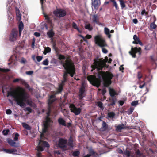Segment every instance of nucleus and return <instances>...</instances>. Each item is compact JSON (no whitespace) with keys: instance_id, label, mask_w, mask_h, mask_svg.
Segmentation results:
<instances>
[{"instance_id":"obj_1","label":"nucleus","mask_w":157,"mask_h":157,"mask_svg":"<svg viewBox=\"0 0 157 157\" xmlns=\"http://www.w3.org/2000/svg\"><path fill=\"white\" fill-rule=\"evenodd\" d=\"M11 96L14 98L17 103L21 107H24L25 105V101H27L28 105L31 106L33 102L27 100L28 98V94L22 87H18L16 89L7 92V97Z\"/></svg>"},{"instance_id":"obj_2","label":"nucleus","mask_w":157,"mask_h":157,"mask_svg":"<svg viewBox=\"0 0 157 157\" xmlns=\"http://www.w3.org/2000/svg\"><path fill=\"white\" fill-rule=\"evenodd\" d=\"M101 76L104 82V86L109 87L111 83V79L113 77V75L109 72H101L98 74V78L93 75H90L87 77V79L93 85L98 88L101 84Z\"/></svg>"},{"instance_id":"obj_3","label":"nucleus","mask_w":157,"mask_h":157,"mask_svg":"<svg viewBox=\"0 0 157 157\" xmlns=\"http://www.w3.org/2000/svg\"><path fill=\"white\" fill-rule=\"evenodd\" d=\"M64 69L66 70L64 73L63 77L67 78L68 74L73 77L74 74H75V65L72 61L67 59L62 63Z\"/></svg>"},{"instance_id":"obj_4","label":"nucleus","mask_w":157,"mask_h":157,"mask_svg":"<svg viewBox=\"0 0 157 157\" xmlns=\"http://www.w3.org/2000/svg\"><path fill=\"white\" fill-rule=\"evenodd\" d=\"M108 59L107 57H105V59H103L102 58H99L98 57L94 59V62L91 66L92 68L91 71H93L96 69L98 71L102 70L103 68L106 66V63Z\"/></svg>"},{"instance_id":"obj_5","label":"nucleus","mask_w":157,"mask_h":157,"mask_svg":"<svg viewBox=\"0 0 157 157\" xmlns=\"http://www.w3.org/2000/svg\"><path fill=\"white\" fill-rule=\"evenodd\" d=\"M94 41L95 44L102 48V51L103 53L105 54L107 53L108 51L104 48L107 47L108 45L105 39L101 35H98L95 36L94 37Z\"/></svg>"},{"instance_id":"obj_6","label":"nucleus","mask_w":157,"mask_h":157,"mask_svg":"<svg viewBox=\"0 0 157 157\" xmlns=\"http://www.w3.org/2000/svg\"><path fill=\"white\" fill-rule=\"evenodd\" d=\"M51 110L50 107H49L48 110L47 112V116L45 118V121H44L42 132L45 133L48 130V128L52 125L53 121L49 117Z\"/></svg>"},{"instance_id":"obj_7","label":"nucleus","mask_w":157,"mask_h":157,"mask_svg":"<svg viewBox=\"0 0 157 157\" xmlns=\"http://www.w3.org/2000/svg\"><path fill=\"white\" fill-rule=\"evenodd\" d=\"M53 14L56 17L60 18L65 16L67 14V12L64 9L58 8L53 11Z\"/></svg>"},{"instance_id":"obj_8","label":"nucleus","mask_w":157,"mask_h":157,"mask_svg":"<svg viewBox=\"0 0 157 157\" xmlns=\"http://www.w3.org/2000/svg\"><path fill=\"white\" fill-rule=\"evenodd\" d=\"M69 107L71 111L75 115H79L81 112V109L77 108L73 104H70Z\"/></svg>"},{"instance_id":"obj_9","label":"nucleus","mask_w":157,"mask_h":157,"mask_svg":"<svg viewBox=\"0 0 157 157\" xmlns=\"http://www.w3.org/2000/svg\"><path fill=\"white\" fill-rule=\"evenodd\" d=\"M17 30L13 29L10 35L9 40L11 42H13L16 40L17 37Z\"/></svg>"},{"instance_id":"obj_10","label":"nucleus","mask_w":157,"mask_h":157,"mask_svg":"<svg viewBox=\"0 0 157 157\" xmlns=\"http://www.w3.org/2000/svg\"><path fill=\"white\" fill-rule=\"evenodd\" d=\"M138 52L140 55L141 54V48H138L136 47L133 48H132L131 51L129 52V53L132 56L133 58H136V54Z\"/></svg>"},{"instance_id":"obj_11","label":"nucleus","mask_w":157,"mask_h":157,"mask_svg":"<svg viewBox=\"0 0 157 157\" xmlns=\"http://www.w3.org/2000/svg\"><path fill=\"white\" fill-rule=\"evenodd\" d=\"M67 143V140L62 138L59 139L58 145L59 147L61 148H66Z\"/></svg>"},{"instance_id":"obj_12","label":"nucleus","mask_w":157,"mask_h":157,"mask_svg":"<svg viewBox=\"0 0 157 157\" xmlns=\"http://www.w3.org/2000/svg\"><path fill=\"white\" fill-rule=\"evenodd\" d=\"M7 141L9 144L13 147H17L20 146L19 143L15 142L14 140L8 138L7 139Z\"/></svg>"},{"instance_id":"obj_13","label":"nucleus","mask_w":157,"mask_h":157,"mask_svg":"<svg viewBox=\"0 0 157 157\" xmlns=\"http://www.w3.org/2000/svg\"><path fill=\"white\" fill-rule=\"evenodd\" d=\"M7 141L9 144L13 147H17L20 146L19 143L15 142L14 140L8 138L7 139Z\"/></svg>"},{"instance_id":"obj_14","label":"nucleus","mask_w":157,"mask_h":157,"mask_svg":"<svg viewBox=\"0 0 157 157\" xmlns=\"http://www.w3.org/2000/svg\"><path fill=\"white\" fill-rule=\"evenodd\" d=\"M100 4V0H93L92 2V5L94 6L95 9L97 10Z\"/></svg>"},{"instance_id":"obj_15","label":"nucleus","mask_w":157,"mask_h":157,"mask_svg":"<svg viewBox=\"0 0 157 157\" xmlns=\"http://www.w3.org/2000/svg\"><path fill=\"white\" fill-rule=\"evenodd\" d=\"M44 149V147L41 145H40L37 147V150L38 151L36 154L37 157H42V154L40 151H43Z\"/></svg>"},{"instance_id":"obj_16","label":"nucleus","mask_w":157,"mask_h":157,"mask_svg":"<svg viewBox=\"0 0 157 157\" xmlns=\"http://www.w3.org/2000/svg\"><path fill=\"white\" fill-rule=\"evenodd\" d=\"M129 129V127H125L123 124H119L116 126V130L117 131H120L121 130L124 129Z\"/></svg>"},{"instance_id":"obj_17","label":"nucleus","mask_w":157,"mask_h":157,"mask_svg":"<svg viewBox=\"0 0 157 157\" xmlns=\"http://www.w3.org/2000/svg\"><path fill=\"white\" fill-rule=\"evenodd\" d=\"M109 94L112 97H114L115 96L118 95L117 93L113 88L109 87Z\"/></svg>"},{"instance_id":"obj_18","label":"nucleus","mask_w":157,"mask_h":157,"mask_svg":"<svg viewBox=\"0 0 157 157\" xmlns=\"http://www.w3.org/2000/svg\"><path fill=\"white\" fill-rule=\"evenodd\" d=\"M67 145L69 146L70 148L73 149L74 146L73 140L71 137L70 136L68 139V142H67Z\"/></svg>"},{"instance_id":"obj_19","label":"nucleus","mask_w":157,"mask_h":157,"mask_svg":"<svg viewBox=\"0 0 157 157\" xmlns=\"http://www.w3.org/2000/svg\"><path fill=\"white\" fill-rule=\"evenodd\" d=\"M39 144L41 145L44 148H48L50 147L49 144L48 142L46 141L40 140L39 142Z\"/></svg>"},{"instance_id":"obj_20","label":"nucleus","mask_w":157,"mask_h":157,"mask_svg":"<svg viewBox=\"0 0 157 157\" xmlns=\"http://www.w3.org/2000/svg\"><path fill=\"white\" fill-rule=\"evenodd\" d=\"M4 151L7 153L12 154H16L17 150L15 149H4Z\"/></svg>"},{"instance_id":"obj_21","label":"nucleus","mask_w":157,"mask_h":157,"mask_svg":"<svg viewBox=\"0 0 157 157\" xmlns=\"http://www.w3.org/2000/svg\"><path fill=\"white\" fill-rule=\"evenodd\" d=\"M58 122L60 125H62L66 127L67 124H66V121L62 118H59L58 119Z\"/></svg>"},{"instance_id":"obj_22","label":"nucleus","mask_w":157,"mask_h":157,"mask_svg":"<svg viewBox=\"0 0 157 157\" xmlns=\"http://www.w3.org/2000/svg\"><path fill=\"white\" fill-rule=\"evenodd\" d=\"M44 16L45 18V19L46 20L47 22L48 23L51 27L53 26V24L52 20L50 19V17L48 15L45 14H44Z\"/></svg>"},{"instance_id":"obj_23","label":"nucleus","mask_w":157,"mask_h":157,"mask_svg":"<svg viewBox=\"0 0 157 157\" xmlns=\"http://www.w3.org/2000/svg\"><path fill=\"white\" fill-rule=\"evenodd\" d=\"M109 101L110 102L109 104L110 106H114L115 104V102L117 99L114 97H110L109 98Z\"/></svg>"},{"instance_id":"obj_24","label":"nucleus","mask_w":157,"mask_h":157,"mask_svg":"<svg viewBox=\"0 0 157 157\" xmlns=\"http://www.w3.org/2000/svg\"><path fill=\"white\" fill-rule=\"evenodd\" d=\"M108 128V125L104 121H102V127L100 128V130L102 131H105Z\"/></svg>"},{"instance_id":"obj_25","label":"nucleus","mask_w":157,"mask_h":157,"mask_svg":"<svg viewBox=\"0 0 157 157\" xmlns=\"http://www.w3.org/2000/svg\"><path fill=\"white\" fill-rule=\"evenodd\" d=\"M86 91L85 90H79V94L78 95L79 99H82L85 96L86 94L85 93Z\"/></svg>"},{"instance_id":"obj_26","label":"nucleus","mask_w":157,"mask_h":157,"mask_svg":"<svg viewBox=\"0 0 157 157\" xmlns=\"http://www.w3.org/2000/svg\"><path fill=\"white\" fill-rule=\"evenodd\" d=\"M93 22L96 24H98L99 22V18L97 14H94L92 16Z\"/></svg>"},{"instance_id":"obj_27","label":"nucleus","mask_w":157,"mask_h":157,"mask_svg":"<svg viewBox=\"0 0 157 157\" xmlns=\"http://www.w3.org/2000/svg\"><path fill=\"white\" fill-rule=\"evenodd\" d=\"M24 27V25L22 22V21H21L20 22V23L18 25V28H19V35L20 36L21 35V32L23 29Z\"/></svg>"},{"instance_id":"obj_28","label":"nucleus","mask_w":157,"mask_h":157,"mask_svg":"<svg viewBox=\"0 0 157 157\" xmlns=\"http://www.w3.org/2000/svg\"><path fill=\"white\" fill-rule=\"evenodd\" d=\"M142 71L143 73H145L147 72L148 73H150L151 70L147 66H146L143 67Z\"/></svg>"},{"instance_id":"obj_29","label":"nucleus","mask_w":157,"mask_h":157,"mask_svg":"<svg viewBox=\"0 0 157 157\" xmlns=\"http://www.w3.org/2000/svg\"><path fill=\"white\" fill-rule=\"evenodd\" d=\"M64 85L61 83L59 85V87L58 89V90L56 92L57 93H60L62 91L63 89V87Z\"/></svg>"},{"instance_id":"obj_30","label":"nucleus","mask_w":157,"mask_h":157,"mask_svg":"<svg viewBox=\"0 0 157 157\" xmlns=\"http://www.w3.org/2000/svg\"><path fill=\"white\" fill-rule=\"evenodd\" d=\"M134 41H133L132 43L134 44H137V43L139 42L140 40L136 35H135L133 37Z\"/></svg>"},{"instance_id":"obj_31","label":"nucleus","mask_w":157,"mask_h":157,"mask_svg":"<svg viewBox=\"0 0 157 157\" xmlns=\"http://www.w3.org/2000/svg\"><path fill=\"white\" fill-rule=\"evenodd\" d=\"M105 32V34L109 38H110L111 35L110 34V31L109 29L106 27L104 28Z\"/></svg>"},{"instance_id":"obj_32","label":"nucleus","mask_w":157,"mask_h":157,"mask_svg":"<svg viewBox=\"0 0 157 157\" xmlns=\"http://www.w3.org/2000/svg\"><path fill=\"white\" fill-rule=\"evenodd\" d=\"M47 34L49 38H51L53 37L55 34V33L51 30L48 32L47 33Z\"/></svg>"},{"instance_id":"obj_33","label":"nucleus","mask_w":157,"mask_h":157,"mask_svg":"<svg viewBox=\"0 0 157 157\" xmlns=\"http://www.w3.org/2000/svg\"><path fill=\"white\" fill-rule=\"evenodd\" d=\"M51 51V49L49 47H47L44 48V50L43 52V54L46 55L47 53H50Z\"/></svg>"},{"instance_id":"obj_34","label":"nucleus","mask_w":157,"mask_h":157,"mask_svg":"<svg viewBox=\"0 0 157 157\" xmlns=\"http://www.w3.org/2000/svg\"><path fill=\"white\" fill-rule=\"evenodd\" d=\"M138 82L140 85L139 87L140 88H143L145 85V82L144 81H138Z\"/></svg>"},{"instance_id":"obj_35","label":"nucleus","mask_w":157,"mask_h":157,"mask_svg":"<svg viewBox=\"0 0 157 157\" xmlns=\"http://www.w3.org/2000/svg\"><path fill=\"white\" fill-rule=\"evenodd\" d=\"M23 126L26 129L28 130H30L31 128L29 125L25 123H22Z\"/></svg>"},{"instance_id":"obj_36","label":"nucleus","mask_w":157,"mask_h":157,"mask_svg":"<svg viewBox=\"0 0 157 157\" xmlns=\"http://www.w3.org/2000/svg\"><path fill=\"white\" fill-rule=\"evenodd\" d=\"M80 152L79 151L77 150L74 151L72 153V155L74 157H77L79 156L80 155Z\"/></svg>"},{"instance_id":"obj_37","label":"nucleus","mask_w":157,"mask_h":157,"mask_svg":"<svg viewBox=\"0 0 157 157\" xmlns=\"http://www.w3.org/2000/svg\"><path fill=\"white\" fill-rule=\"evenodd\" d=\"M134 109V107H131L127 111H126V112L128 115H130L132 114Z\"/></svg>"},{"instance_id":"obj_38","label":"nucleus","mask_w":157,"mask_h":157,"mask_svg":"<svg viewBox=\"0 0 157 157\" xmlns=\"http://www.w3.org/2000/svg\"><path fill=\"white\" fill-rule=\"evenodd\" d=\"M21 82L22 84L24 85L27 88H29L30 87L29 85L25 80H21Z\"/></svg>"},{"instance_id":"obj_39","label":"nucleus","mask_w":157,"mask_h":157,"mask_svg":"<svg viewBox=\"0 0 157 157\" xmlns=\"http://www.w3.org/2000/svg\"><path fill=\"white\" fill-rule=\"evenodd\" d=\"M119 2L122 9H123L125 7L126 5L125 2L123 0H119Z\"/></svg>"},{"instance_id":"obj_40","label":"nucleus","mask_w":157,"mask_h":157,"mask_svg":"<svg viewBox=\"0 0 157 157\" xmlns=\"http://www.w3.org/2000/svg\"><path fill=\"white\" fill-rule=\"evenodd\" d=\"M81 37L83 39L84 41H86V39L85 38L87 39H90L91 38L92 36L91 35L87 34L85 36V38L84 37H83V36L81 35Z\"/></svg>"},{"instance_id":"obj_41","label":"nucleus","mask_w":157,"mask_h":157,"mask_svg":"<svg viewBox=\"0 0 157 157\" xmlns=\"http://www.w3.org/2000/svg\"><path fill=\"white\" fill-rule=\"evenodd\" d=\"M137 76L138 79V81H140V78H141L143 77L142 74V72L141 71H139L138 72Z\"/></svg>"},{"instance_id":"obj_42","label":"nucleus","mask_w":157,"mask_h":157,"mask_svg":"<svg viewBox=\"0 0 157 157\" xmlns=\"http://www.w3.org/2000/svg\"><path fill=\"white\" fill-rule=\"evenodd\" d=\"M55 101V99H52L49 98L48 100V106L49 107H50V106L51 105L53 102Z\"/></svg>"},{"instance_id":"obj_43","label":"nucleus","mask_w":157,"mask_h":157,"mask_svg":"<svg viewBox=\"0 0 157 157\" xmlns=\"http://www.w3.org/2000/svg\"><path fill=\"white\" fill-rule=\"evenodd\" d=\"M115 116V113L113 112H111L108 113V116L110 118H113Z\"/></svg>"},{"instance_id":"obj_44","label":"nucleus","mask_w":157,"mask_h":157,"mask_svg":"<svg viewBox=\"0 0 157 157\" xmlns=\"http://www.w3.org/2000/svg\"><path fill=\"white\" fill-rule=\"evenodd\" d=\"M111 2L113 3V6L115 7L116 9V10H118L119 8L116 1L115 0H111Z\"/></svg>"},{"instance_id":"obj_45","label":"nucleus","mask_w":157,"mask_h":157,"mask_svg":"<svg viewBox=\"0 0 157 157\" xmlns=\"http://www.w3.org/2000/svg\"><path fill=\"white\" fill-rule=\"evenodd\" d=\"M53 49L55 50L56 51V54L57 55H58L59 52L58 51V48L56 47V44L55 43H54L53 44Z\"/></svg>"},{"instance_id":"obj_46","label":"nucleus","mask_w":157,"mask_h":157,"mask_svg":"<svg viewBox=\"0 0 157 157\" xmlns=\"http://www.w3.org/2000/svg\"><path fill=\"white\" fill-rule=\"evenodd\" d=\"M86 29H88L89 31H91L92 29V27H91L90 25V24L86 25L85 27Z\"/></svg>"},{"instance_id":"obj_47","label":"nucleus","mask_w":157,"mask_h":157,"mask_svg":"<svg viewBox=\"0 0 157 157\" xmlns=\"http://www.w3.org/2000/svg\"><path fill=\"white\" fill-rule=\"evenodd\" d=\"M124 154L127 157H129L130 156V151L128 150H126L124 151Z\"/></svg>"},{"instance_id":"obj_48","label":"nucleus","mask_w":157,"mask_h":157,"mask_svg":"<svg viewBox=\"0 0 157 157\" xmlns=\"http://www.w3.org/2000/svg\"><path fill=\"white\" fill-rule=\"evenodd\" d=\"M20 136L19 134L17 133H16L15 134V136L14 138V141H17L18 140V137Z\"/></svg>"},{"instance_id":"obj_49","label":"nucleus","mask_w":157,"mask_h":157,"mask_svg":"<svg viewBox=\"0 0 157 157\" xmlns=\"http://www.w3.org/2000/svg\"><path fill=\"white\" fill-rule=\"evenodd\" d=\"M72 26L75 29H77L78 31H79V28L78 27L77 24L74 22H73Z\"/></svg>"},{"instance_id":"obj_50","label":"nucleus","mask_w":157,"mask_h":157,"mask_svg":"<svg viewBox=\"0 0 157 157\" xmlns=\"http://www.w3.org/2000/svg\"><path fill=\"white\" fill-rule=\"evenodd\" d=\"M10 130L9 129H4L2 131L3 134L4 135H7L8 134Z\"/></svg>"},{"instance_id":"obj_51","label":"nucleus","mask_w":157,"mask_h":157,"mask_svg":"<svg viewBox=\"0 0 157 157\" xmlns=\"http://www.w3.org/2000/svg\"><path fill=\"white\" fill-rule=\"evenodd\" d=\"M138 101H132L131 104V106H136V105H137L138 103Z\"/></svg>"},{"instance_id":"obj_52","label":"nucleus","mask_w":157,"mask_h":157,"mask_svg":"<svg viewBox=\"0 0 157 157\" xmlns=\"http://www.w3.org/2000/svg\"><path fill=\"white\" fill-rule=\"evenodd\" d=\"M58 59L60 60H61L62 59L64 60L65 59V56L63 55L59 54V55Z\"/></svg>"},{"instance_id":"obj_53","label":"nucleus","mask_w":157,"mask_h":157,"mask_svg":"<svg viewBox=\"0 0 157 157\" xmlns=\"http://www.w3.org/2000/svg\"><path fill=\"white\" fill-rule=\"evenodd\" d=\"M135 154L138 156H141L142 154L140 152L139 149H137L135 151Z\"/></svg>"},{"instance_id":"obj_54","label":"nucleus","mask_w":157,"mask_h":157,"mask_svg":"<svg viewBox=\"0 0 157 157\" xmlns=\"http://www.w3.org/2000/svg\"><path fill=\"white\" fill-rule=\"evenodd\" d=\"M82 90L86 91V90L85 89V83H84L83 82H82V83L81 88L79 89V90Z\"/></svg>"},{"instance_id":"obj_55","label":"nucleus","mask_w":157,"mask_h":157,"mask_svg":"<svg viewBox=\"0 0 157 157\" xmlns=\"http://www.w3.org/2000/svg\"><path fill=\"white\" fill-rule=\"evenodd\" d=\"M89 155H90V156L91 155H94L95 154V152L93 149H90L89 150Z\"/></svg>"},{"instance_id":"obj_56","label":"nucleus","mask_w":157,"mask_h":157,"mask_svg":"<svg viewBox=\"0 0 157 157\" xmlns=\"http://www.w3.org/2000/svg\"><path fill=\"white\" fill-rule=\"evenodd\" d=\"M10 70L9 69H3L0 68V71L2 72H8L10 71Z\"/></svg>"},{"instance_id":"obj_57","label":"nucleus","mask_w":157,"mask_h":157,"mask_svg":"<svg viewBox=\"0 0 157 157\" xmlns=\"http://www.w3.org/2000/svg\"><path fill=\"white\" fill-rule=\"evenodd\" d=\"M42 64L44 65H47L48 64V59H46L42 62Z\"/></svg>"},{"instance_id":"obj_58","label":"nucleus","mask_w":157,"mask_h":157,"mask_svg":"<svg viewBox=\"0 0 157 157\" xmlns=\"http://www.w3.org/2000/svg\"><path fill=\"white\" fill-rule=\"evenodd\" d=\"M150 27L152 29H155L156 27V25L154 23H152L150 24Z\"/></svg>"},{"instance_id":"obj_59","label":"nucleus","mask_w":157,"mask_h":157,"mask_svg":"<svg viewBox=\"0 0 157 157\" xmlns=\"http://www.w3.org/2000/svg\"><path fill=\"white\" fill-rule=\"evenodd\" d=\"M17 20L20 21L21 19V13H17Z\"/></svg>"},{"instance_id":"obj_60","label":"nucleus","mask_w":157,"mask_h":157,"mask_svg":"<svg viewBox=\"0 0 157 157\" xmlns=\"http://www.w3.org/2000/svg\"><path fill=\"white\" fill-rule=\"evenodd\" d=\"M36 58L37 61L39 62L42 60L43 57L42 56H36Z\"/></svg>"},{"instance_id":"obj_61","label":"nucleus","mask_w":157,"mask_h":157,"mask_svg":"<svg viewBox=\"0 0 157 157\" xmlns=\"http://www.w3.org/2000/svg\"><path fill=\"white\" fill-rule=\"evenodd\" d=\"M98 106L101 108H103V103L101 102H98Z\"/></svg>"},{"instance_id":"obj_62","label":"nucleus","mask_w":157,"mask_h":157,"mask_svg":"<svg viewBox=\"0 0 157 157\" xmlns=\"http://www.w3.org/2000/svg\"><path fill=\"white\" fill-rule=\"evenodd\" d=\"M58 94V93H57V92H56L55 94L51 95L49 97V98H50L54 99L56 97V95Z\"/></svg>"},{"instance_id":"obj_63","label":"nucleus","mask_w":157,"mask_h":157,"mask_svg":"<svg viewBox=\"0 0 157 157\" xmlns=\"http://www.w3.org/2000/svg\"><path fill=\"white\" fill-rule=\"evenodd\" d=\"M33 71H27L26 72V74L28 75H31L33 74Z\"/></svg>"},{"instance_id":"obj_64","label":"nucleus","mask_w":157,"mask_h":157,"mask_svg":"<svg viewBox=\"0 0 157 157\" xmlns=\"http://www.w3.org/2000/svg\"><path fill=\"white\" fill-rule=\"evenodd\" d=\"M6 113L7 114H10L12 113V111L10 109H8L6 111Z\"/></svg>"}]
</instances>
